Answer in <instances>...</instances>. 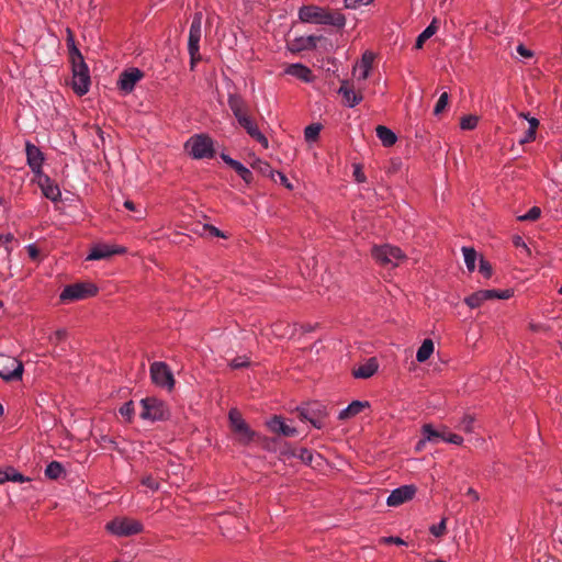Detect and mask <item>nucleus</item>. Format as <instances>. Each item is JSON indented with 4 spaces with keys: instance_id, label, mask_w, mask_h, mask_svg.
<instances>
[{
    "instance_id": "nucleus-14",
    "label": "nucleus",
    "mask_w": 562,
    "mask_h": 562,
    "mask_svg": "<svg viewBox=\"0 0 562 562\" xmlns=\"http://www.w3.org/2000/svg\"><path fill=\"white\" fill-rule=\"evenodd\" d=\"M417 492L414 484L402 485L391 492L386 498V505L390 507H397L404 503L412 501Z\"/></svg>"
},
{
    "instance_id": "nucleus-59",
    "label": "nucleus",
    "mask_w": 562,
    "mask_h": 562,
    "mask_svg": "<svg viewBox=\"0 0 562 562\" xmlns=\"http://www.w3.org/2000/svg\"><path fill=\"white\" fill-rule=\"evenodd\" d=\"M279 177H280L281 182H282L284 186H286L288 188H291V186H290V183H289V181H288V178H286L283 173H280V172H279Z\"/></svg>"
},
{
    "instance_id": "nucleus-32",
    "label": "nucleus",
    "mask_w": 562,
    "mask_h": 562,
    "mask_svg": "<svg viewBox=\"0 0 562 562\" xmlns=\"http://www.w3.org/2000/svg\"><path fill=\"white\" fill-rule=\"evenodd\" d=\"M434 341L431 339H425L416 352V360L420 363L427 361L434 353Z\"/></svg>"
},
{
    "instance_id": "nucleus-7",
    "label": "nucleus",
    "mask_w": 562,
    "mask_h": 562,
    "mask_svg": "<svg viewBox=\"0 0 562 562\" xmlns=\"http://www.w3.org/2000/svg\"><path fill=\"white\" fill-rule=\"evenodd\" d=\"M184 148L189 155L195 159L212 157L214 153L212 139L203 134L190 137L187 140Z\"/></svg>"
},
{
    "instance_id": "nucleus-6",
    "label": "nucleus",
    "mask_w": 562,
    "mask_h": 562,
    "mask_svg": "<svg viewBox=\"0 0 562 562\" xmlns=\"http://www.w3.org/2000/svg\"><path fill=\"white\" fill-rule=\"evenodd\" d=\"M202 37V12H196L193 16L188 38V50L191 57V67L201 59L200 41Z\"/></svg>"
},
{
    "instance_id": "nucleus-15",
    "label": "nucleus",
    "mask_w": 562,
    "mask_h": 562,
    "mask_svg": "<svg viewBox=\"0 0 562 562\" xmlns=\"http://www.w3.org/2000/svg\"><path fill=\"white\" fill-rule=\"evenodd\" d=\"M125 252V248L117 245L110 244H95L91 247L87 260H102L108 259L114 255H121Z\"/></svg>"
},
{
    "instance_id": "nucleus-48",
    "label": "nucleus",
    "mask_w": 562,
    "mask_h": 562,
    "mask_svg": "<svg viewBox=\"0 0 562 562\" xmlns=\"http://www.w3.org/2000/svg\"><path fill=\"white\" fill-rule=\"evenodd\" d=\"M124 206L128 210V211H133V212H137L138 215L136 216V220H143L145 217V212L144 211H138L136 205L134 204V202L130 201V200H126L124 202Z\"/></svg>"
},
{
    "instance_id": "nucleus-43",
    "label": "nucleus",
    "mask_w": 562,
    "mask_h": 562,
    "mask_svg": "<svg viewBox=\"0 0 562 562\" xmlns=\"http://www.w3.org/2000/svg\"><path fill=\"white\" fill-rule=\"evenodd\" d=\"M120 414L126 418L127 420H131L133 418V415H134V407H133V402H127L125 403L121 408H120Z\"/></svg>"
},
{
    "instance_id": "nucleus-12",
    "label": "nucleus",
    "mask_w": 562,
    "mask_h": 562,
    "mask_svg": "<svg viewBox=\"0 0 562 562\" xmlns=\"http://www.w3.org/2000/svg\"><path fill=\"white\" fill-rule=\"evenodd\" d=\"M150 376L157 386L165 387L168 391L173 389V374L165 362H154L150 366Z\"/></svg>"
},
{
    "instance_id": "nucleus-24",
    "label": "nucleus",
    "mask_w": 562,
    "mask_h": 562,
    "mask_svg": "<svg viewBox=\"0 0 562 562\" xmlns=\"http://www.w3.org/2000/svg\"><path fill=\"white\" fill-rule=\"evenodd\" d=\"M318 37L308 35V36H300L288 43L289 50L296 53L305 49H311L316 46Z\"/></svg>"
},
{
    "instance_id": "nucleus-36",
    "label": "nucleus",
    "mask_w": 562,
    "mask_h": 562,
    "mask_svg": "<svg viewBox=\"0 0 562 562\" xmlns=\"http://www.w3.org/2000/svg\"><path fill=\"white\" fill-rule=\"evenodd\" d=\"M64 472L63 465L57 461H52L45 469V475L49 479L56 480Z\"/></svg>"
},
{
    "instance_id": "nucleus-4",
    "label": "nucleus",
    "mask_w": 562,
    "mask_h": 562,
    "mask_svg": "<svg viewBox=\"0 0 562 562\" xmlns=\"http://www.w3.org/2000/svg\"><path fill=\"white\" fill-rule=\"evenodd\" d=\"M371 252L380 265L387 268L400 266L406 258L400 248L391 245L374 246Z\"/></svg>"
},
{
    "instance_id": "nucleus-46",
    "label": "nucleus",
    "mask_w": 562,
    "mask_h": 562,
    "mask_svg": "<svg viewBox=\"0 0 562 562\" xmlns=\"http://www.w3.org/2000/svg\"><path fill=\"white\" fill-rule=\"evenodd\" d=\"M297 458L301 459L304 463L311 464L313 462V453L307 449H301Z\"/></svg>"
},
{
    "instance_id": "nucleus-2",
    "label": "nucleus",
    "mask_w": 562,
    "mask_h": 562,
    "mask_svg": "<svg viewBox=\"0 0 562 562\" xmlns=\"http://www.w3.org/2000/svg\"><path fill=\"white\" fill-rule=\"evenodd\" d=\"M299 18L304 23L334 25L338 27L344 26L346 23V19L342 14L329 13L315 5L302 7L299 11Z\"/></svg>"
},
{
    "instance_id": "nucleus-9",
    "label": "nucleus",
    "mask_w": 562,
    "mask_h": 562,
    "mask_svg": "<svg viewBox=\"0 0 562 562\" xmlns=\"http://www.w3.org/2000/svg\"><path fill=\"white\" fill-rule=\"evenodd\" d=\"M98 288L93 283H75L67 285L59 295L61 302L80 301L95 295Z\"/></svg>"
},
{
    "instance_id": "nucleus-29",
    "label": "nucleus",
    "mask_w": 562,
    "mask_h": 562,
    "mask_svg": "<svg viewBox=\"0 0 562 562\" xmlns=\"http://www.w3.org/2000/svg\"><path fill=\"white\" fill-rule=\"evenodd\" d=\"M435 434L437 437H435V442H438L439 440H442L448 443L460 446L463 442V438L457 434H452L448 431L447 427H441L440 429H435Z\"/></svg>"
},
{
    "instance_id": "nucleus-55",
    "label": "nucleus",
    "mask_w": 562,
    "mask_h": 562,
    "mask_svg": "<svg viewBox=\"0 0 562 562\" xmlns=\"http://www.w3.org/2000/svg\"><path fill=\"white\" fill-rule=\"evenodd\" d=\"M13 239L12 234L0 235V245L7 246Z\"/></svg>"
},
{
    "instance_id": "nucleus-54",
    "label": "nucleus",
    "mask_w": 562,
    "mask_h": 562,
    "mask_svg": "<svg viewBox=\"0 0 562 562\" xmlns=\"http://www.w3.org/2000/svg\"><path fill=\"white\" fill-rule=\"evenodd\" d=\"M536 138V132L532 131V128H528L524 135V137L520 139V144H526L529 142H532Z\"/></svg>"
},
{
    "instance_id": "nucleus-21",
    "label": "nucleus",
    "mask_w": 562,
    "mask_h": 562,
    "mask_svg": "<svg viewBox=\"0 0 562 562\" xmlns=\"http://www.w3.org/2000/svg\"><path fill=\"white\" fill-rule=\"evenodd\" d=\"M267 426L272 432L283 435L285 437H294L297 435V430L288 425L280 416H273L267 422Z\"/></svg>"
},
{
    "instance_id": "nucleus-61",
    "label": "nucleus",
    "mask_w": 562,
    "mask_h": 562,
    "mask_svg": "<svg viewBox=\"0 0 562 562\" xmlns=\"http://www.w3.org/2000/svg\"><path fill=\"white\" fill-rule=\"evenodd\" d=\"M515 244H516L517 246L522 245L524 247H526V245L522 243V240H521V238H520V237H517V239L515 240Z\"/></svg>"
},
{
    "instance_id": "nucleus-37",
    "label": "nucleus",
    "mask_w": 562,
    "mask_h": 562,
    "mask_svg": "<svg viewBox=\"0 0 562 562\" xmlns=\"http://www.w3.org/2000/svg\"><path fill=\"white\" fill-rule=\"evenodd\" d=\"M8 481L23 483L26 481V479L16 471H12L11 473L7 471H0V484H3Z\"/></svg>"
},
{
    "instance_id": "nucleus-18",
    "label": "nucleus",
    "mask_w": 562,
    "mask_h": 562,
    "mask_svg": "<svg viewBox=\"0 0 562 562\" xmlns=\"http://www.w3.org/2000/svg\"><path fill=\"white\" fill-rule=\"evenodd\" d=\"M26 161L31 170L37 176L43 175L42 166L44 162V154L42 150L30 142L25 144Z\"/></svg>"
},
{
    "instance_id": "nucleus-34",
    "label": "nucleus",
    "mask_w": 562,
    "mask_h": 562,
    "mask_svg": "<svg viewBox=\"0 0 562 562\" xmlns=\"http://www.w3.org/2000/svg\"><path fill=\"white\" fill-rule=\"evenodd\" d=\"M462 252L464 257V262L469 271H474L475 262L477 259L476 251L471 247H462Z\"/></svg>"
},
{
    "instance_id": "nucleus-16",
    "label": "nucleus",
    "mask_w": 562,
    "mask_h": 562,
    "mask_svg": "<svg viewBox=\"0 0 562 562\" xmlns=\"http://www.w3.org/2000/svg\"><path fill=\"white\" fill-rule=\"evenodd\" d=\"M143 77L144 74L138 68H130L120 75L117 87L124 94H128Z\"/></svg>"
},
{
    "instance_id": "nucleus-8",
    "label": "nucleus",
    "mask_w": 562,
    "mask_h": 562,
    "mask_svg": "<svg viewBox=\"0 0 562 562\" xmlns=\"http://www.w3.org/2000/svg\"><path fill=\"white\" fill-rule=\"evenodd\" d=\"M142 412L140 418L146 420H164L169 417V411L164 402L155 398L147 397L140 401Z\"/></svg>"
},
{
    "instance_id": "nucleus-23",
    "label": "nucleus",
    "mask_w": 562,
    "mask_h": 562,
    "mask_svg": "<svg viewBox=\"0 0 562 562\" xmlns=\"http://www.w3.org/2000/svg\"><path fill=\"white\" fill-rule=\"evenodd\" d=\"M227 102H228V106L232 110L237 122H239L241 120V117H245L248 115L246 103L240 95L231 93L228 95Z\"/></svg>"
},
{
    "instance_id": "nucleus-27",
    "label": "nucleus",
    "mask_w": 562,
    "mask_h": 562,
    "mask_svg": "<svg viewBox=\"0 0 562 562\" xmlns=\"http://www.w3.org/2000/svg\"><path fill=\"white\" fill-rule=\"evenodd\" d=\"M221 157L228 166H231L240 176V178L244 181H246L247 183L251 181L252 173L247 167H245L243 164L231 158L225 154H223Z\"/></svg>"
},
{
    "instance_id": "nucleus-60",
    "label": "nucleus",
    "mask_w": 562,
    "mask_h": 562,
    "mask_svg": "<svg viewBox=\"0 0 562 562\" xmlns=\"http://www.w3.org/2000/svg\"><path fill=\"white\" fill-rule=\"evenodd\" d=\"M212 234H214L217 237H223L224 235L217 229L216 227H211Z\"/></svg>"
},
{
    "instance_id": "nucleus-10",
    "label": "nucleus",
    "mask_w": 562,
    "mask_h": 562,
    "mask_svg": "<svg viewBox=\"0 0 562 562\" xmlns=\"http://www.w3.org/2000/svg\"><path fill=\"white\" fill-rule=\"evenodd\" d=\"M514 294L513 290H480L464 299L465 304L471 308L481 306L490 300H507Z\"/></svg>"
},
{
    "instance_id": "nucleus-20",
    "label": "nucleus",
    "mask_w": 562,
    "mask_h": 562,
    "mask_svg": "<svg viewBox=\"0 0 562 562\" xmlns=\"http://www.w3.org/2000/svg\"><path fill=\"white\" fill-rule=\"evenodd\" d=\"M37 184L40 186L42 193L50 201L57 202L60 199V189L46 175L43 173L37 176Z\"/></svg>"
},
{
    "instance_id": "nucleus-1",
    "label": "nucleus",
    "mask_w": 562,
    "mask_h": 562,
    "mask_svg": "<svg viewBox=\"0 0 562 562\" xmlns=\"http://www.w3.org/2000/svg\"><path fill=\"white\" fill-rule=\"evenodd\" d=\"M70 58L72 64V80L71 86L78 95H83L90 88L89 68L83 60L81 53L71 44Z\"/></svg>"
},
{
    "instance_id": "nucleus-52",
    "label": "nucleus",
    "mask_w": 562,
    "mask_h": 562,
    "mask_svg": "<svg viewBox=\"0 0 562 562\" xmlns=\"http://www.w3.org/2000/svg\"><path fill=\"white\" fill-rule=\"evenodd\" d=\"M381 542L383 543H392V544H396V546H404L406 544V542L400 538V537H384L381 539Z\"/></svg>"
},
{
    "instance_id": "nucleus-47",
    "label": "nucleus",
    "mask_w": 562,
    "mask_h": 562,
    "mask_svg": "<svg viewBox=\"0 0 562 562\" xmlns=\"http://www.w3.org/2000/svg\"><path fill=\"white\" fill-rule=\"evenodd\" d=\"M353 177L358 183L366 182L367 178L360 165H353Z\"/></svg>"
},
{
    "instance_id": "nucleus-40",
    "label": "nucleus",
    "mask_w": 562,
    "mask_h": 562,
    "mask_svg": "<svg viewBox=\"0 0 562 562\" xmlns=\"http://www.w3.org/2000/svg\"><path fill=\"white\" fill-rule=\"evenodd\" d=\"M541 210L538 206L531 207L526 214L519 215L518 221H536L539 218Z\"/></svg>"
},
{
    "instance_id": "nucleus-39",
    "label": "nucleus",
    "mask_w": 562,
    "mask_h": 562,
    "mask_svg": "<svg viewBox=\"0 0 562 562\" xmlns=\"http://www.w3.org/2000/svg\"><path fill=\"white\" fill-rule=\"evenodd\" d=\"M459 429L465 432H473L474 430V418L471 415H465L458 425Z\"/></svg>"
},
{
    "instance_id": "nucleus-5",
    "label": "nucleus",
    "mask_w": 562,
    "mask_h": 562,
    "mask_svg": "<svg viewBox=\"0 0 562 562\" xmlns=\"http://www.w3.org/2000/svg\"><path fill=\"white\" fill-rule=\"evenodd\" d=\"M105 528L110 533L116 537H130L143 531L140 521L127 517H116L109 521Z\"/></svg>"
},
{
    "instance_id": "nucleus-56",
    "label": "nucleus",
    "mask_w": 562,
    "mask_h": 562,
    "mask_svg": "<svg viewBox=\"0 0 562 562\" xmlns=\"http://www.w3.org/2000/svg\"><path fill=\"white\" fill-rule=\"evenodd\" d=\"M527 122L529 123V128H532V131H537L539 126V120L536 117H527Z\"/></svg>"
},
{
    "instance_id": "nucleus-22",
    "label": "nucleus",
    "mask_w": 562,
    "mask_h": 562,
    "mask_svg": "<svg viewBox=\"0 0 562 562\" xmlns=\"http://www.w3.org/2000/svg\"><path fill=\"white\" fill-rule=\"evenodd\" d=\"M325 415V408L317 405L316 409H310L307 407L300 411V416L304 420H308L315 428L321 429L323 427V416Z\"/></svg>"
},
{
    "instance_id": "nucleus-57",
    "label": "nucleus",
    "mask_w": 562,
    "mask_h": 562,
    "mask_svg": "<svg viewBox=\"0 0 562 562\" xmlns=\"http://www.w3.org/2000/svg\"><path fill=\"white\" fill-rule=\"evenodd\" d=\"M467 495H469L474 502L480 499L479 493L472 487L468 488Z\"/></svg>"
},
{
    "instance_id": "nucleus-45",
    "label": "nucleus",
    "mask_w": 562,
    "mask_h": 562,
    "mask_svg": "<svg viewBox=\"0 0 562 562\" xmlns=\"http://www.w3.org/2000/svg\"><path fill=\"white\" fill-rule=\"evenodd\" d=\"M248 358L247 357H237L235 359H233L229 363V366L233 368V369H240V368H244L246 366H248Z\"/></svg>"
},
{
    "instance_id": "nucleus-31",
    "label": "nucleus",
    "mask_w": 562,
    "mask_h": 562,
    "mask_svg": "<svg viewBox=\"0 0 562 562\" xmlns=\"http://www.w3.org/2000/svg\"><path fill=\"white\" fill-rule=\"evenodd\" d=\"M375 131L378 138L384 146L390 147L396 143L397 137L389 127L379 125Z\"/></svg>"
},
{
    "instance_id": "nucleus-58",
    "label": "nucleus",
    "mask_w": 562,
    "mask_h": 562,
    "mask_svg": "<svg viewBox=\"0 0 562 562\" xmlns=\"http://www.w3.org/2000/svg\"><path fill=\"white\" fill-rule=\"evenodd\" d=\"M27 250H29V255H30L31 258L34 259V258L37 257L38 251H37V249H36V247L34 245H29L27 246Z\"/></svg>"
},
{
    "instance_id": "nucleus-53",
    "label": "nucleus",
    "mask_w": 562,
    "mask_h": 562,
    "mask_svg": "<svg viewBox=\"0 0 562 562\" xmlns=\"http://www.w3.org/2000/svg\"><path fill=\"white\" fill-rule=\"evenodd\" d=\"M143 484L147 487H149L150 490L153 491H156L159 488V484L157 483V481L155 479H153L151 476H147L143 480Z\"/></svg>"
},
{
    "instance_id": "nucleus-41",
    "label": "nucleus",
    "mask_w": 562,
    "mask_h": 562,
    "mask_svg": "<svg viewBox=\"0 0 562 562\" xmlns=\"http://www.w3.org/2000/svg\"><path fill=\"white\" fill-rule=\"evenodd\" d=\"M446 522H447V519L442 518L441 521L438 525H432L430 527V529H429L431 535H434L437 538L442 537L446 533V530H447Z\"/></svg>"
},
{
    "instance_id": "nucleus-17",
    "label": "nucleus",
    "mask_w": 562,
    "mask_h": 562,
    "mask_svg": "<svg viewBox=\"0 0 562 562\" xmlns=\"http://www.w3.org/2000/svg\"><path fill=\"white\" fill-rule=\"evenodd\" d=\"M374 54L372 52H364L360 61H358L352 69V75L358 83L367 80L372 69Z\"/></svg>"
},
{
    "instance_id": "nucleus-62",
    "label": "nucleus",
    "mask_w": 562,
    "mask_h": 562,
    "mask_svg": "<svg viewBox=\"0 0 562 562\" xmlns=\"http://www.w3.org/2000/svg\"><path fill=\"white\" fill-rule=\"evenodd\" d=\"M519 117L527 120V117H531V116L528 113L521 112V113H519Z\"/></svg>"
},
{
    "instance_id": "nucleus-25",
    "label": "nucleus",
    "mask_w": 562,
    "mask_h": 562,
    "mask_svg": "<svg viewBox=\"0 0 562 562\" xmlns=\"http://www.w3.org/2000/svg\"><path fill=\"white\" fill-rule=\"evenodd\" d=\"M284 74L293 76L304 82L313 81L311 69L300 63L288 65L284 69Z\"/></svg>"
},
{
    "instance_id": "nucleus-3",
    "label": "nucleus",
    "mask_w": 562,
    "mask_h": 562,
    "mask_svg": "<svg viewBox=\"0 0 562 562\" xmlns=\"http://www.w3.org/2000/svg\"><path fill=\"white\" fill-rule=\"evenodd\" d=\"M228 419L232 431L239 443L247 446L257 438L258 434L248 426L236 408L229 411Z\"/></svg>"
},
{
    "instance_id": "nucleus-50",
    "label": "nucleus",
    "mask_w": 562,
    "mask_h": 562,
    "mask_svg": "<svg viewBox=\"0 0 562 562\" xmlns=\"http://www.w3.org/2000/svg\"><path fill=\"white\" fill-rule=\"evenodd\" d=\"M516 50L519 54V56L522 57V58H531L533 56V52L528 49L522 44H519L517 46Z\"/></svg>"
},
{
    "instance_id": "nucleus-38",
    "label": "nucleus",
    "mask_w": 562,
    "mask_h": 562,
    "mask_svg": "<svg viewBox=\"0 0 562 562\" xmlns=\"http://www.w3.org/2000/svg\"><path fill=\"white\" fill-rule=\"evenodd\" d=\"M479 116L476 115H465L460 121V127L464 131L474 130L477 126Z\"/></svg>"
},
{
    "instance_id": "nucleus-51",
    "label": "nucleus",
    "mask_w": 562,
    "mask_h": 562,
    "mask_svg": "<svg viewBox=\"0 0 562 562\" xmlns=\"http://www.w3.org/2000/svg\"><path fill=\"white\" fill-rule=\"evenodd\" d=\"M66 337V330L65 329H57L55 333H53L49 337V340L57 344L61 341Z\"/></svg>"
},
{
    "instance_id": "nucleus-63",
    "label": "nucleus",
    "mask_w": 562,
    "mask_h": 562,
    "mask_svg": "<svg viewBox=\"0 0 562 562\" xmlns=\"http://www.w3.org/2000/svg\"><path fill=\"white\" fill-rule=\"evenodd\" d=\"M3 413H4V408H3L2 404L0 403V416H2Z\"/></svg>"
},
{
    "instance_id": "nucleus-13",
    "label": "nucleus",
    "mask_w": 562,
    "mask_h": 562,
    "mask_svg": "<svg viewBox=\"0 0 562 562\" xmlns=\"http://www.w3.org/2000/svg\"><path fill=\"white\" fill-rule=\"evenodd\" d=\"M338 93L342 97L345 105L355 108L363 100L361 83H350L348 80H342L338 89Z\"/></svg>"
},
{
    "instance_id": "nucleus-19",
    "label": "nucleus",
    "mask_w": 562,
    "mask_h": 562,
    "mask_svg": "<svg viewBox=\"0 0 562 562\" xmlns=\"http://www.w3.org/2000/svg\"><path fill=\"white\" fill-rule=\"evenodd\" d=\"M246 130L248 135L256 139L263 148L269 147L268 138L260 132L254 119L248 114L238 122Z\"/></svg>"
},
{
    "instance_id": "nucleus-33",
    "label": "nucleus",
    "mask_w": 562,
    "mask_h": 562,
    "mask_svg": "<svg viewBox=\"0 0 562 562\" xmlns=\"http://www.w3.org/2000/svg\"><path fill=\"white\" fill-rule=\"evenodd\" d=\"M437 20H432L431 23L418 35L415 47L420 49L424 43L429 40L438 30Z\"/></svg>"
},
{
    "instance_id": "nucleus-44",
    "label": "nucleus",
    "mask_w": 562,
    "mask_h": 562,
    "mask_svg": "<svg viewBox=\"0 0 562 562\" xmlns=\"http://www.w3.org/2000/svg\"><path fill=\"white\" fill-rule=\"evenodd\" d=\"M479 270L485 278H490L492 276V266L482 257L480 258Z\"/></svg>"
},
{
    "instance_id": "nucleus-26",
    "label": "nucleus",
    "mask_w": 562,
    "mask_h": 562,
    "mask_svg": "<svg viewBox=\"0 0 562 562\" xmlns=\"http://www.w3.org/2000/svg\"><path fill=\"white\" fill-rule=\"evenodd\" d=\"M367 407H369V402L353 401L346 408L340 411L338 418L340 420L349 419L361 413Z\"/></svg>"
},
{
    "instance_id": "nucleus-42",
    "label": "nucleus",
    "mask_w": 562,
    "mask_h": 562,
    "mask_svg": "<svg viewBox=\"0 0 562 562\" xmlns=\"http://www.w3.org/2000/svg\"><path fill=\"white\" fill-rule=\"evenodd\" d=\"M448 100H449L448 93L447 92L441 93V95L439 97V99L435 105V109H434V113L436 115L440 114L447 108Z\"/></svg>"
},
{
    "instance_id": "nucleus-30",
    "label": "nucleus",
    "mask_w": 562,
    "mask_h": 562,
    "mask_svg": "<svg viewBox=\"0 0 562 562\" xmlns=\"http://www.w3.org/2000/svg\"><path fill=\"white\" fill-rule=\"evenodd\" d=\"M422 435L423 438L415 446V450L418 452L425 448L427 442H435V437H437L435 428L430 424H425L422 427Z\"/></svg>"
},
{
    "instance_id": "nucleus-11",
    "label": "nucleus",
    "mask_w": 562,
    "mask_h": 562,
    "mask_svg": "<svg viewBox=\"0 0 562 562\" xmlns=\"http://www.w3.org/2000/svg\"><path fill=\"white\" fill-rule=\"evenodd\" d=\"M23 364L16 358L0 353V376L7 381L21 380Z\"/></svg>"
},
{
    "instance_id": "nucleus-49",
    "label": "nucleus",
    "mask_w": 562,
    "mask_h": 562,
    "mask_svg": "<svg viewBox=\"0 0 562 562\" xmlns=\"http://www.w3.org/2000/svg\"><path fill=\"white\" fill-rule=\"evenodd\" d=\"M373 0H344L345 7L356 9L360 4H370Z\"/></svg>"
},
{
    "instance_id": "nucleus-28",
    "label": "nucleus",
    "mask_w": 562,
    "mask_h": 562,
    "mask_svg": "<svg viewBox=\"0 0 562 562\" xmlns=\"http://www.w3.org/2000/svg\"><path fill=\"white\" fill-rule=\"evenodd\" d=\"M379 366L374 358L369 359L366 363L359 366L353 370V375L357 379L371 378L378 370Z\"/></svg>"
},
{
    "instance_id": "nucleus-35",
    "label": "nucleus",
    "mask_w": 562,
    "mask_h": 562,
    "mask_svg": "<svg viewBox=\"0 0 562 562\" xmlns=\"http://www.w3.org/2000/svg\"><path fill=\"white\" fill-rule=\"evenodd\" d=\"M321 130H322L321 124H311V125L306 126L304 130L305 140L308 143L316 142L319 136Z\"/></svg>"
},
{
    "instance_id": "nucleus-64",
    "label": "nucleus",
    "mask_w": 562,
    "mask_h": 562,
    "mask_svg": "<svg viewBox=\"0 0 562 562\" xmlns=\"http://www.w3.org/2000/svg\"><path fill=\"white\" fill-rule=\"evenodd\" d=\"M429 562H445L442 560H434V561H429Z\"/></svg>"
}]
</instances>
